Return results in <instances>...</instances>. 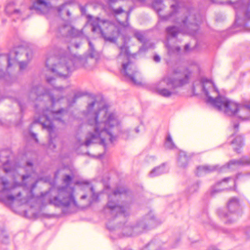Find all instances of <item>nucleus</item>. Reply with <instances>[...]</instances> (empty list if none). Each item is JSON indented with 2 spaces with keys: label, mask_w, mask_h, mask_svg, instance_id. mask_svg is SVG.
Here are the masks:
<instances>
[{
  "label": "nucleus",
  "mask_w": 250,
  "mask_h": 250,
  "mask_svg": "<svg viewBox=\"0 0 250 250\" xmlns=\"http://www.w3.org/2000/svg\"><path fill=\"white\" fill-rule=\"evenodd\" d=\"M74 188L61 187L58 188V195L50 200L51 204L57 207H78V204L74 196Z\"/></svg>",
  "instance_id": "obj_14"
},
{
  "label": "nucleus",
  "mask_w": 250,
  "mask_h": 250,
  "mask_svg": "<svg viewBox=\"0 0 250 250\" xmlns=\"http://www.w3.org/2000/svg\"><path fill=\"white\" fill-rule=\"evenodd\" d=\"M75 46L76 48H78L79 47V45L76 44H75Z\"/></svg>",
  "instance_id": "obj_55"
},
{
  "label": "nucleus",
  "mask_w": 250,
  "mask_h": 250,
  "mask_svg": "<svg viewBox=\"0 0 250 250\" xmlns=\"http://www.w3.org/2000/svg\"><path fill=\"white\" fill-rule=\"evenodd\" d=\"M87 122L94 129L86 137L84 145L86 146L93 143H98L105 146V141L108 139L111 143L116 140L113 136V130L118 127L120 121L116 113L108 111L107 106L94 100L88 103L87 107Z\"/></svg>",
  "instance_id": "obj_2"
},
{
  "label": "nucleus",
  "mask_w": 250,
  "mask_h": 250,
  "mask_svg": "<svg viewBox=\"0 0 250 250\" xmlns=\"http://www.w3.org/2000/svg\"><path fill=\"white\" fill-rule=\"evenodd\" d=\"M18 103L20 107L21 111L22 112L24 107V104H23L21 101H18Z\"/></svg>",
  "instance_id": "obj_44"
},
{
  "label": "nucleus",
  "mask_w": 250,
  "mask_h": 250,
  "mask_svg": "<svg viewBox=\"0 0 250 250\" xmlns=\"http://www.w3.org/2000/svg\"><path fill=\"white\" fill-rule=\"evenodd\" d=\"M30 136L35 140V142L38 143L39 141L37 137V134L33 132H32L31 131H30Z\"/></svg>",
  "instance_id": "obj_41"
},
{
  "label": "nucleus",
  "mask_w": 250,
  "mask_h": 250,
  "mask_svg": "<svg viewBox=\"0 0 250 250\" xmlns=\"http://www.w3.org/2000/svg\"><path fill=\"white\" fill-rule=\"evenodd\" d=\"M75 184L79 185H85L86 186H88L89 182L87 181H78Z\"/></svg>",
  "instance_id": "obj_39"
},
{
  "label": "nucleus",
  "mask_w": 250,
  "mask_h": 250,
  "mask_svg": "<svg viewBox=\"0 0 250 250\" xmlns=\"http://www.w3.org/2000/svg\"><path fill=\"white\" fill-rule=\"evenodd\" d=\"M184 50L186 52L189 51V44H187L185 45V47H184Z\"/></svg>",
  "instance_id": "obj_46"
},
{
  "label": "nucleus",
  "mask_w": 250,
  "mask_h": 250,
  "mask_svg": "<svg viewBox=\"0 0 250 250\" xmlns=\"http://www.w3.org/2000/svg\"><path fill=\"white\" fill-rule=\"evenodd\" d=\"M238 3L243 4L244 3V0H235Z\"/></svg>",
  "instance_id": "obj_49"
},
{
  "label": "nucleus",
  "mask_w": 250,
  "mask_h": 250,
  "mask_svg": "<svg viewBox=\"0 0 250 250\" xmlns=\"http://www.w3.org/2000/svg\"><path fill=\"white\" fill-rule=\"evenodd\" d=\"M165 146L166 148L169 149H172L176 147L175 145L172 140L171 137L169 134H168L167 137Z\"/></svg>",
  "instance_id": "obj_31"
},
{
  "label": "nucleus",
  "mask_w": 250,
  "mask_h": 250,
  "mask_svg": "<svg viewBox=\"0 0 250 250\" xmlns=\"http://www.w3.org/2000/svg\"><path fill=\"white\" fill-rule=\"evenodd\" d=\"M50 32L58 38L80 37L83 35L81 30L73 27L69 22L63 21H54L51 22Z\"/></svg>",
  "instance_id": "obj_12"
},
{
  "label": "nucleus",
  "mask_w": 250,
  "mask_h": 250,
  "mask_svg": "<svg viewBox=\"0 0 250 250\" xmlns=\"http://www.w3.org/2000/svg\"><path fill=\"white\" fill-rule=\"evenodd\" d=\"M133 7H130L129 10L127 11H125V10H123L122 7H120L116 9H113L112 10V11H113V13L116 15H119L122 13L125 14V21L126 22H127L129 19V16L130 15V13H131L132 11L133 10Z\"/></svg>",
  "instance_id": "obj_29"
},
{
  "label": "nucleus",
  "mask_w": 250,
  "mask_h": 250,
  "mask_svg": "<svg viewBox=\"0 0 250 250\" xmlns=\"http://www.w3.org/2000/svg\"><path fill=\"white\" fill-rule=\"evenodd\" d=\"M238 126H239V125L238 124H235L234 125H233V127H234V129L237 131L238 129Z\"/></svg>",
  "instance_id": "obj_48"
},
{
  "label": "nucleus",
  "mask_w": 250,
  "mask_h": 250,
  "mask_svg": "<svg viewBox=\"0 0 250 250\" xmlns=\"http://www.w3.org/2000/svg\"><path fill=\"white\" fill-rule=\"evenodd\" d=\"M9 238L7 232L3 230H0V241L3 243L8 242Z\"/></svg>",
  "instance_id": "obj_35"
},
{
  "label": "nucleus",
  "mask_w": 250,
  "mask_h": 250,
  "mask_svg": "<svg viewBox=\"0 0 250 250\" xmlns=\"http://www.w3.org/2000/svg\"><path fill=\"white\" fill-rule=\"evenodd\" d=\"M82 96V94L81 93H75L74 97L72 98L71 100L70 99H68V103L69 106L73 105L75 104L77 101V100L81 97Z\"/></svg>",
  "instance_id": "obj_36"
},
{
  "label": "nucleus",
  "mask_w": 250,
  "mask_h": 250,
  "mask_svg": "<svg viewBox=\"0 0 250 250\" xmlns=\"http://www.w3.org/2000/svg\"><path fill=\"white\" fill-rule=\"evenodd\" d=\"M231 181L234 185L235 184V180L232 178L228 177L224 179L222 181L218 182L215 185L213 186L210 190V194L212 196H214L216 193H218L225 189H228L227 187L228 181Z\"/></svg>",
  "instance_id": "obj_21"
},
{
  "label": "nucleus",
  "mask_w": 250,
  "mask_h": 250,
  "mask_svg": "<svg viewBox=\"0 0 250 250\" xmlns=\"http://www.w3.org/2000/svg\"><path fill=\"white\" fill-rule=\"evenodd\" d=\"M120 52L117 56L118 59L122 57L126 58L127 60L131 57V54L129 52V47L126 44H124L119 47Z\"/></svg>",
  "instance_id": "obj_26"
},
{
  "label": "nucleus",
  "mask_w": 250,
  "mask_h": 250,
  "mask_svg": "<svg viewBox=\"0 0 250 250\" xmlns=\"http://www.w3.org/2000/svg\"><path fill=\"white\" fill-rule=\"evenodd\" d=\"M229 212L222 209H219L217 211L219 216L225 224H231L234 221L233 216L235 213L239 209L240 204L238 198L233 197L230 198L227 205Z\"/></svg>",
  "instance_id": "obj_16"
},
{
  "label": "nucleus",
  "mask_w": 250,
  "mask_h": 250,
  "mask_svg": "<svg viewBox=\"0 0 250 250\" xmlns=\"http://www.w3.org/2000/svg\"><path fill=\"white\" fill-rule=\"evenodd\" d=\"M166 45H167V48L168 53L169 54H171V53H172L175 51H176V52H179L180 51V47H178V46H176V47H174V48H172L168 44H167Z\"/></svg>",
  "instance_id": "obj_38"
},
{
  "label": "nucleus",
  "mask_w": 250,
  "mask_h": 250,
  "mask_svg": "<svg viewBox=\"0 0 250 250\" xmlns=\"http://www.w3.org/2000/svg\"><path fill=\"white\" fill-rule=\"evenodd\" d=\"M192 91H193V92H194V91H195V88H194V87H193Z\"/></svg>",
  "instance_id": "obj_54"
},
{
  "label": "nucleus",
  "mask_w": 250,
  "mask_h": 250,
  "mask_svg": "<svg viewBox=\"0 0 250 250\" xmlns=\"http://www.w3.org/2000/svg\"><path fill=\"white\" fill-rule=\"evenodd\" d=\"M86 197H87V195H82V196H81V199H85V198H86Z\"/></svg>",
  "instance_id": "obj_53"
},
{
  "label": "nucleus",
  "mask_w": 250,
  "mask_h": 250,
  "mask_svg": "<svg viewBox=\"0 0 250 250\" xmlns=\"http://www.w3.org/2000/svg\"><path fill=\"white\" fill-rule=\"evenodd\" d=\"M239 117L243 120L250 119V105H240L238 112Z\"/></svg>",
  "instance_id": "obj_24"
},
{
  "label": "nucleus",
  "mask_w": 250,
  "mask_h": 250,
  "mask_svg": "<svg viewBox=\"0 0 250 250\" xmlns=\"http://www.w3.org/2000/svg\"><path fill=\"white\" fill-rule=\"evenodd\" d=\"M152 6L158 14L160 21H171L179 26L167 27L168 36L175 37L182 32L196 37L199 34L203 17L192 6L178 0H153Z\"/></svg>",
  "instance_id": "obj_1"
},
{
  "label": "nucleus",
  "mask_w": 250,
  "mask_h": 250,
  "mask_svg": "<svg viewBox=\"0 0 250 250\" xmlns=\"http://www.w3.org/2000/svg\"><path fill=\"white\" fill-rule=\"evenodd\" d=\"M121 72L127 77L133 84L140 85L142 83L141 74L136 65L130 60H128L126 63L122 64Z\"/></svg>",
  "instance_id": "obj_17"
},
{
  "label": "nucleus",
  "mask_w": 250,
  "mask_h": 250,
  "mask_svg": "<svg viewBox=\"0 0 250 250\" xmlns=\"http://www.w3.org/2000/svg\"><path fill=\"white\" fill-rule=\"evenodd\" d=\"M168 171V169L166 167L164 164L156 167L152 169L149 173V176L150 177H154L159 176L161 174L165 173Z\"/></svg>",
  "instance_id": "obj_28"
},
{
  "label": "nucleus",
  "mask_w": 250,
  "mask_h": 250,
  "mask_svg": "<svg viewBox=\"0 0 250 250\" xmlns=\"http://www.w3.org/2000/svg\"><path fill=\"white\" fill-rule=\"evenodd\" d=\"M89 21L91 22L92 31L94 33L100 34L104 40L111 42H115L118 36L122 34L125 27L116 25L109 21L102 20L99 18H93L88 16Z\"/></svg>",
  "instance_id": "obj_9"
},
{
  "label": "nucleus",
  "mask_w": 250,
  "mask_h": 250,
  "mask_svg": "<svg viewBox=\"0 0 250 250\" xmlns=\"http://www.w3.org/2000/svg\"><path fill=\"white\" fill-rule=\"evenodd\" d=\"M88 44L89 48L87 55L77 58L69 51L62 52L58 56H52L47 58L46 68L54 75L64 79L69 78L78 67H83L88 70L93 69L96 62L94 59L96 52L89 41Z\"/></svg>",
  "instance_id": "obj_3"
},
{
  "label": "nucleus",
  "mask_w": 250,
  "mask_h": 250,
  "mask_svg": "<svg viewBox=\"0 0 250 250\" xmlns=\"http://www.w3.org/2000/svg\"><path fill=\"white\" fill-rule=\"evenodd\" d=\"M176 77L164 76L157 83V93L162 97L169 98L176 95V88L181 87L189 82L191 72L188 69H175Z\"/></svg>",
  "instance_id": "obj_7"
},
{
  "label": "nucleus",
  "mask_w": 250,
  "mask_h": 250,
  "mask_svg": "<svg viewBox=\"0 0 250 250\" xmlns=\"http://www.w3.org/2000/svg\"><path fill=\"white\" fill-rule=\"evenodd\" d=\"M35 107L36 112L40 115V116L37 120L34 121L32 125L39 122L42 125L43 128L47 130L49 136L48 148L53 150L56 148V145L54 142L57 137L54 130V126L51 118L55 120L63 122L62 118L67 113V110L61 108L59 110L55 111L46 108L42 109L40 112L38 109V104H35Z\"/></svg>",
  "instance_id": "obj_8"
},
{
  "label": "nucleus",
  "mask_w": 250,
  "mask_h": 250,
  "mask_svg": "<svg viewBox=\"0 0 250 250\" xmlns=\"http://www.w3.org/2000/svg\"><path fill=\"white\" fill-rule=\"evenodd\" d=\"M189 157L184 151H180L177 158L178 166L182 168H185L188 165Z\"/></svg>",
  "instance_id": "obj_25"
},
{
  "label": "nucleus",
  "mask_w": 250,
  "mask_h": 250,
  "mask_svg": "<svg viewBox=\"0 0 250 250\" xmlns=\"http://www.w3.org/2000/svg\"><path fill=\"white\" fill-rule=\"evenodd\" d=\"M134 131L136 133H139V132H140V130H139V127H137L135 128V129H134Z\"/></svg>",
  "instance_id": "obj_50"
},
{
  "label": "nucleus",
  "mask_w": 250,
  "mask_h": 250,
  "mask_svg": "<svg viewBox=\"0 0 250 250\" xmlns=\"http://www.w3.org/2000/svg\"><path fill=\"white\" fill-rule=\"evenodd\" d=\"M72 177L69 175H64L62 182L65 186L64 187H67L69 188H74L73 187H70L71 183H72Z\"/></svg>",
  "instance_id": "obj_34"
},
{
  "label": "nucleus",
  "mask_w": 250,
  "mask_h": 250,
  "mask_svg": "<svg viewBox=\"0 0 250 250\" xmlns=\"http://www.w3.org/2000/svg\"><path fill=\"white\" fill-rule=\"evenodd\" d=\"M161 223V220L150 211L135 223H125L122 229L123 235L129 237L138 235L155 228Z\"/></svg>",
  "instance_id": "obj_11"
},
{
  "label": "nucleus",
  "mask_w": 250,
  "mask_h": 250,
  "mask_svg": "<svg viewBox=\"0 0 250 250\" xmlns=\"http://www.w3.org/2000/svg\"><path fill=\"white\" fill-rule=\"evenodd\" d=\"M249 2L244 0L243 4L238 3L235 9V24L238 26L245 27L247 21L250 20V8Z\"/></svg>",
  "instance_id": "obj_18"
},
{
  "label": "nucleus",
  "mask_w": 250,
  "mask_h": 250,
  "mask_svg": "<svg viewBox=\"0 0 250 250\" xmlns=\"http://www.w3.org/2000/svg\"><path fill=\"white\" fill-rule=\"evenodd\" d=\"M66 14L68 18H70L71 16V13L69 10H66Z\"/></svg>",
  "instance_id": "obj_47"
},
{
  "label": "nucleus",
  "mask_w": 250,
  "mask_h": 250,
  "mask_svg": "<svg viewBox=\"0 0 250 250\" xmlns=\"http://www.w3.org/2000/svg\"><path fill=\"white\" fill-rule=\"evenodd\" d=\"M68 4L67 2H65L57 7V10L59 15L61 17L62 15V11L64 10L66 5Z\"/></svg>",
  "instance_id": "obj_37"
},
{
  "label": "nucleus",
  "mask_w": 250,
  "mask_h": 250,
  "mask_svg": "<svg viewBox=\"0 0 250 250\" xmlns=\"http://www.w3.org/2000/svg\"><path fill=\"white\" fill-rule=\"evenodd\" d=\"M244 165H250V157L244 156L238 160L233 159L227 165L222 167H219L218 165L200 166L197 167L196 174L200 176L203 174L209 173L214 171L222 172L226 169H234L238 166Z\"/></svg>",
  "instance_id": "obj_13"
},
{
  "label": "nucleus",
  "mask_w": 250,
  "mask_h": 250,
  "mask_svg": "<svg viewBox=\"0 0 250 250\" xmlns=\"http://www.w3.org/2000/svg\"><path fill=\"white\" fill-rule=\"evenodd\" d=\"M8 168L11 171L7 173H13L15 184L10 182L5 177L0 178V200L6 205L11 204L14 201H18L21 204L26 203L31 197L27 196L21 198V192L18 186L20 184L24 186L30 185V193L32 194V191L37 186V183L33 164L30 162H27L25 167L27 173L20 176L21 179V183L16 182L18 178L16 177V174L18 175V173H17L16 165L10 164Z\"/></svg>",
  "instance_id": "obj_4"
},
{
  "label": "nucleus",
  "mask_w": 250,
  "mask_h": 250,
  "mask_svg": "<svg viewBox=\"0 0 250 250\" xmlns=\"http://www.w3.org/2000/svg\"><path fill=\"white\" fill-rule=\"evenodd\" d=\"M246 233H247V234L248 235V236L249 237H250V228H249V230L248 231H247Z\"/></svg>",
  "instance_id": "obj_52"
},
{
  "label": "nucleus",
  "mask_w": 250,
  "mask_h": 250,
  "mask_svg": "<svg viewBox=\"0 0 250 250\" xmlns=\"http://www.w3.org/2000/svg\"><path fill=\"white\" fill-rule=\"evenodd\" d=\"M12 156L13 154L9 149H3L0 151V162L2 164V169L5 173L11 171L8 168V166L12 163L11 162Z\"/></svg>",
  "instance_id": "obj_22"
},
{
  "label": "nucleus",
  "mask_w": 250,
  "mask_h": 250,
  "mask_svg": "<svg viewBox=\"0 0 250 250\" xmlns=\"http://www.w3.org/2000/svg\"><path fill=\"white\" fill-rule=\"evenodd\" d=\"M90 192L91 194V199L89 201L90 204H91L93 202H96L99 199V194L95 192L94 189L93 187L90 186L89 187Z\"/></svg>",
  "instance_id": "obj_33"
},
{
  "label": "nucleus",
  "mask_w": 250,
  "mask_h": 250,
  "mask_svg": "<svg viewBox=\"0 0 250 250\" xmlns=\"http://www.w3.org/2000/svg\"><path fill=\"white\" fill-rule=\"evenodd\" d=\"M134 36L139 41L143 43L142 47L139 49L140 52H144L148 48H153L154 47V44L152 43L146 42L145 38L142 32L139 31H135L134 32Z\"/></svg>",
  "instance_id": "obj_23"
},
{
  "label": "nucleus",
  "mask_w": 250,
  "mask_h": 250,
  "mask_svg": "<svg viewBox=\"0 0 250 250\" xmlns=\"http://www.w3.org/2000/svg\"><path fill=\"white\" fill-rule=\"evenodd\" d=\"M20 48H15L7 54H0V81L5 78L17 64Z\"/></svg>",
  "instance_id": "obj_15"
},
{
  "label": "nucleus",
  "mask_w": 250,
  "mask_h": 250,
  "mask_svg": "<svg viewBox=\"0 0 250 250\" xmlns=\"http://www.w3.org/2000/svg\"><path fill=\"white\" fill-rule=\"evenodd\" d=\"M130 194V191L125 187H117L111 193L108 195V202L104 209L109 208L111 214L115 216H128L130 213V203L125 202L122 205H119L118 200L119 198L127 197Z\"/></svg>",
  "instance_id": "obj_10"
},
{
  "label": "nucleus",
  "mask_w": 250,
  "mask_h": 250,
  "mask_svg": "<svg viewBox=\"0 0 250 250\" xmlns=\"http://www.w3.org/2000/svg\"><path fill=\"white\" fill-rule=\"evenodd\" d=\"M46 80L47 83L53 86V88L50 90L41 84L34 85L28 93V100L32 102H40L41 106L44 105V101L49 100L51 105L54 106L63 100V93L64 88L62 86H55L54 82L55 79L53 77H46Z\"/></svg>",
  "instance_id": "obj_6"
},
{
  "label": "nucleus",
  "mask_w": 250,
  "mask_h": 250,
  "mask_svg": "<svg viewBox=\"0 0 250 250\" xmlns=\"http://www.w3.org/2000/svg\"><path fill=\"white\" fill-rule=\"evenodd\" d=\"M154 60L156 62H159L160 61V57L159 56L156 55L154 56Z\"/></svg>",
  "instance_id": "obj_45"
},
{
  "label": "nucleus",
  "mask_w": 250,
  "mask_h": 250,
  "mask_svg": "<svg viewBox=\"0 0 250 250\" xmlns=\"http://www.w3.org/2000/svg\"><path fill=\"white\" fill-rule=\"evenodd\" d=\"M231 144L238 146L239 148L236 146L234 147V150L237 153H240V148H241L244 145L243 138L241 136H237L236 137L231 141Z\"/></svg>",
  "instance_id": "obj_30"
},
{
  "label": "nucleus",
  "mask_w": 250,
  "mask_h": 250,
  "mask_svg": "<svg viewBox=\"0 0 250 250\" xmlns=\"http://www.w3.org/2000/svg\"><path fill=\"white\" fill-rule=\"evenodd\" d=\"M199 185L198 181L193 183L188 188V192L189 194H192L197 191L199 189Z\"/></svg>",
  "instance_id": "obj_32"
},
{
  "label": "nucleus",
  "mask_w": 250,
  "mask_h": 250,
  "mask_svg": "<svg viewBox=\"0 0 250 250\" xmlns=\"http://www.w3.org/2000/svg\"><path fill=\"white\" fill-rule=\"evenodd\" d=\"M128 134H129V131L128 130H126V131H125L124 133H123V138L125 139H127L129 138V136H128Z\"/></svg>",
  "instance_id": "obj_43"
},
{
  "label": "nucleus",
  "mask_w": 250,
  "mask_h": 250,
  "mask_svg": "<svg viewBox=\"0 0 250 250\" xmlns=\"http://www.w3.org/2000/svg\"><path fill=\"white\" fill-rule=\"evenodd\" d=\"M202 89L206 96V102L219 111L228 116H233L238 113L240 105L226 97L219 94L214 83L206 78L201 80Z\"/></svg>",
  "instance_id": "obj_5"
},
{
  "label": "nucleus",
  "mask_w": 250,
  "mask_h": 250,
  "mask_svg": "<svg viewBox=\"0 0 250 250\" xmlns=\"http://www.w3.org/2000/svg\"><path fill=\"white\" fill-rule=\"evenodd\" d=\"M52 8L49 0H36L30 7V10H34L39 14H47Z\"/></svg>",
  "instance_id": "obj_19"
},
{
  "label": "nucleus",
  "mask_w": 250,
  "mask_h": 250,
  "mask_svg": "<svg viewBox=\"0 0 250 250\" xmlns=\"http://www.w3.org/2000/svg\"><path fill=\"white\" fill-rule=\"evenodd\" d=\"M5 21H5V20H2V22H3V23H5Z\"/></svg>",
  "instance_id": "obj_56"
},
{
  "label": "nucleus",
  "mask_w": 250,
  "mask_h": 250,
  "mask_svg": "<svg viewBox=\"0 0 250 250\" xmlns=\"http://www.w3.org/2000/svg\"><path fill=\"white\" fill-rule=\"evenodd\" d=\"M80 10L81 12V13L82 15H85L86 14V7L85 5H79Z\"/></svg>",
  "instance_id": "obj_40"
},
{
  "label": "nucleus",
  "mask_w": 250,
  "mask_h": 250,
  "mask_svg": "<svg viewBox=\"0 0 250 250\" xmlns=\"http://www.w3.org/2000/svg\"><path fill=\"white\" fill-rule=\"evenodd\" d=\"M27 66V63L25 62H21L20 63V68L21 70L25 69Z\"/></svg>",
  "instance_id": "obj_42"
},
{
  "label": "nucleus",
  "mask_w": 250,
  "mask_h": 250,
  "mask_svg": "<svg viewBox=\"0 0 250 250\" xmlns=\"http://www.w3.org/2000/svg\"><path fill=\"white\" fill-rule=\"evenodd\" d=\"M5 11L7 15L13 19L14 21L16 20L15 19H23V17L25 12L22 9L17 8L13 2H9L6 4Z\"/></svg>",
  "instance_id": "obj_20"
},
{
  "label": "nucleus",
  "mask_w": 250,
  "mask_h": 250,
  "mask_svg": "<svg viewBox=\"0 0 250 250\" xmlns=\"http://www.w3.org/2000/svg\"><path fill=\"white\" fill-rule=\"evenodd\" d=\"M21 9H23L24 11H25V9H24L23 8H22L23 7V6H21ZM25 12H24V14L23 17V19L21 18V19H22V20H24V19H25ZM19 19H21V18H20Z\"/></svg>",
  "instance_id": "obj_51"
},
{
  "label": "nucleus",
  "mask_w": 250,
  "mask_h": 250,
  "mask_svg": "<svg viewBox=\"0 0 250 250\" xmlns=\"http://www.w3.org/2000/svg\"><path fill=\"white\" fill-rule=\"evenodd\" d=\"M162 247L160 241L154 240L150 241L142 250H161Z\"/></svg>",
  "instance_id": "obj_27"
}]
</instances>
